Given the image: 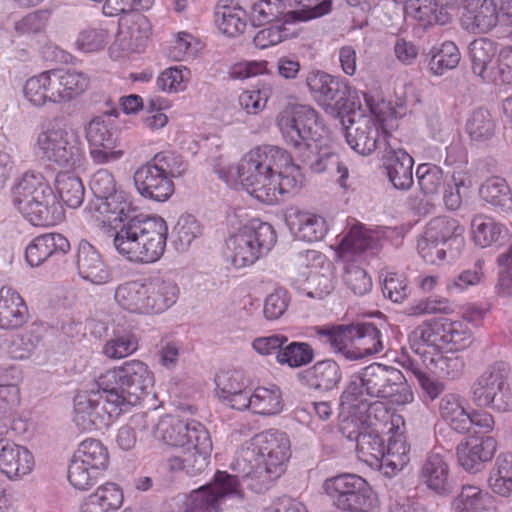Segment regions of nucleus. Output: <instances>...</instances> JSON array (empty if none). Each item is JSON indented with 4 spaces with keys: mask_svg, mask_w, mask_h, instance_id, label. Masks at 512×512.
Returning <instances> with one entry per match:
<instances>
[{
    "mask_svg": "<svg viewBox=\"0 0 512 512\" xmlns=\"http://www.w3.org/2000/svg\"><path fill=\"white\" fill-rule=\"evenodd\" d=\"M303 384L309 388L329 391L340 382L342 374L339 365L333 360L316 362L300 373Z\"/></svg>",
    "mask_w": 512,
    "mask_h": 512,
    "instance_id": "58836bf2",
    "label": "nucleus"
},
{
    "mask_svg": "<svg viewBox=\"0 0 512 512\" xmlns=\"http://www.w3.org/2000/svg\"><path fill=\"white\" fill-rule=\"evenodd\" d=\"M87 74L75 69H52L28 78L24 98L35 107L47 103L64 104L82 95L89 87Z\"/></svg>",
    "mask_w": 512,
    "mask_h": 512,
    "instance_id": "6e6552de",
    "label": "nucleus"
},
{
    "mask_svg": "<svg viewBox=\"0 0 512 512\" xmlns=\"http://www.w3.org/2000/svg\"><path fill=\"white\" fill-rule=\"evenodd\" d=\"M34 467V457L25 447L14 443H0V472L9 479L29 474Z\"/></svg>",
    "mask_w": 512,
    "mask_h": 512,
    "instance_id": "473e14b6",
    "label": "nucleus"
},
{
    "mask_svg": "<svg viewBox=\"0 0 512 512\" xmlns=\"http://www.w3.org/2000/svg\"><path fill=\"white\" fill-rule=\"evenodd\" d=\"M285 221L290 231L298 239L306 242L322 240L328 231L327 223L322 216L296 208L287 210Z\"/></svg>",
    "mask_w": 512,
    "mask_h": 512,
    "instance_id": "cd10ccee",
    "label": "nucleus"
},
{
    "mask_svg": "<svg viewBox=\"0 0 512 512\" xmlns=\"http://www.w3.org/2000/svg\"><path fill=\"white\" fill-rule=\"evenodd\" d=\"M510 9V0H501L499 9L494 0H468L464 4L461 26L471 33H487L497 25L500 18L506 17L509 20Z\"/></svg>",
    "mask_w": 512,
    "mask_h": 512,
    "instance_id": "412c9836",
    "label": "nucleus"
},
{
    "mask_svg": "<svg viewBox=\"0 0 512 512\" xmlns=\"http://www.w3.org/2000/svg\"><path fill=\"white\" fill-rule=\"evenodd\" d=\"M109 453L100 440L87 438L74 452L68 468V480L78 490H87L107 469Z\"/></svg>",
    "mask_w": 512,
    "mask_h": 512,
    "instance_id": "f3484780",
    "label": "nucleus"
},
{
    "mask_svg": "<svg viewBox=\"0 0 512 512\" xmlns=\"http://www.w3.org/2000/svg\"><path fill=\"white\" fill-rule=\"evenodd\" d=\"M89 155L97 165L110 164L123 158L125 152L118 145L114 121L108 115L92 118L84 128Z\"/></svg>",
    "mask_w": 512,
    "mask_h": 512,
    "instance_id": "aec40b11",
    "label": "nucleus"
},
{
    "mask_svg": "<svg viewBox=\"0 0 512 512\" xmlns=\"http://www.w3.org/2000/svg\"><path fill=\"white\" fill-rule=\"evenodd\" d=\"M409 342L413 354L425 355L427 348L432 352L445 347L460 351L472 343V332L462 321L435 318L417 326L410 334Z\"/></svg>",
    "mask_w": 512,
    "mask_h": 512,
    "instance_id": "ddd939ff",
    "label": "nucleus"
},
{
    "mask_svg": "<svg viewBox=\"0 0 512 512\" xmlns=\"http://www.w3.org/2000/svg\"><path fill=\"white\" fill-rule=\"evenodd\" d=\"M133 179L137 192L147 199L163 202L174 192L172 180L149 162L135 171Z\"/></svg>",
    "mask_w": 512,
    "mask_h": 512,
    "instance_id": "393cba45",
    "label": "nucleus"
},
{
    "mask_svg": "<svg viewBox=\"0 0 512 512\" xmlns=\"http://www.w3.org/2000/svg\"><path fill=\"white\" fill-rule=\"evenodd\" d=\"M246 402V410L262 416L276 415L283 409L282 393L276 385L256 387L249 391Z\"/></svg>",
    "mask_w": 512,
    "mask_h": 512,
    "instance_id": "a19ab883",
    "label": "nucleus"
},
{
    "mask_svg": "<svg viewBox=\"0 0 512 512\" xmlns=\"http://www.w3.org/2000/svg\"><path fill=\"white\" fill-rule=\"evenodd\" d=\"M469 58L473 73L484 82L509 87L512 82V48H502L498 54L497 65L489 70V64L496 55L497 47L488 38H478L469 45Z\"/></svg>",
    "mask_w": 512,
    "mask_h": 512,
    "instance_id": "a211bd4d",
    "label": "nucleus"
},
{
    "mask_svg": "<svg viewBox=\"0 0 512 512\" xmlns=\"http://www.w3.org/2000/svg\"><path fill=\"white\" fill-rule=\"evenodd\" d=\"M423 366L415 355L404 362V367L415 377L425 396L430 400H435L444 391V383L431 377Z\"/></svg>",
    "mask_w": 512,
    "mask_h": 512,
    "instance_id": "13d9d810",
    "label": "nucleus"
},
{
    "mask_svg": "<svg viewBox=\"0 0 512 512\" xmlns=\"http://www.w3.org/2000/svg\"><path fill=\"white\" fill-rule=\"evenodd\" d=\"M463 232L464 228L456 219L437 217L428 223L424 234L427 235V239L430 241H438L450 249L455 245L458 249L464 242Z\"/></svg>",
    "mask_w": 512,
    "mask_h": 512,
    "instance_id": "37998d69",
    "label": "nucleus"
},
{
    "mask_svg": "<svg viewBox=\"0 0 512 512\" xmlns=\"http://www.w3.org/2000/svg\"><path fill=\"white\" fill-rule=\"evenodd\" d=\"M136 210L132 196L121 189L92 199L85 208L88 216L99 224L123 223L113 238L119 255L134 263H154L166 248L167 223L160 216L136 214Z\"/></svg>",
    "mask_w": 512,
    "mask_h": 512,
    "instance_id": "f257e3e1",
    "label": "nucleus"
},
{
    "mask_svg": "<svg viewBox=\"0 0 512 512\" xmlns=\"http://www.w3.org/2000/svg\"><path fill=\"white\" fill-rule=\"evenodd\" d=\"M154 377L147 364L133 359L108 369L96 377L100 390L115 393L126 410L138 403L143 394L153 387Z\"/></svg>",
    "mask_w": 512,
    "mask_h": 512,
    "instance_id": "9b49d317",
    "label": "nucleus"
},
{
    "mask_svg": "<svg viewBox=\"0 0 512 512\" xmlns=\"http://www.w3.org/2000/svg\"><path fill=\"white\" fill-rule=\"evenodd\" d=\"M138 349V339L132 332L114 333L113 337L106 341L102 352L109 359L119 360L132 355Z\"/></svg>",
    "mask_w": 512,
    "mask_h": 512,
    "instance_id": "052dcab7",
    "label": "nucleus"
},
{
    "mask_svg": "<svg viewBox=\"0 0 512 512\" xmlns=\"http://www.w3.org/2000/svg\"><path fill=\"white\" fill-rule=\"evenodd\" d=\"M323 489L340 510L377 512L378 499L368 482L359 475L344 473L328 478Z\"/></svg>",
    "mask_w": 512,
    "mask_h": 512,
    "instance_id": "2eb2a0df",
    "label": "nucleus"
},
{
    "mask_svg": "<svg viewBox=\"0 0 512 512\" xmlns=\"http://www.w3.org/2000/svg\"><path fill=\"white\" fill-rule=\"evenodd\" d=\"M349 97L352 99L354 107L362 110L364 105L370 114H361L357 119L354 115L350 119V125L345 127V138L348 145L355 152L364 156L370 155L382 147L386 152L390 145L386 141L387 133L380 123L373 96L364 91L353 90L349 92Z\"/></svg>",
    "mask_w": 512,
    "mask_h": 512,
    "instance_id": "9d476101",
    "label": "nucleus"
},
{
    "mask_svg": "<svg viewBox=\"0 0 512 512\" xmlns=\"http://www.w3.org/2000/svg\"><path fill=\"white\" fill-rule=\"evenodd\" d=\"M311 170L315 173L328 172L337 175V183L341 188H348L349 169L340 159L339 155L328 148H321L314 160L309 162Z\"/></svg>",
    "mask_w": 512,
    "mask_h": 512,
    "instance_id": "de8ad7c7",
    "label": "nucleus"
},
{
    "mask_svg": "<svg viewBox=\"0 0 512 512\" xmlns=\"http://www.w3.org/2000/svg\"><path fill=\"white\" fill-rule=\"evenodd\" d=\"M145 282L129 281L119 284L114 292L117 305L134 314H147Z\"/></svg>",
    "mask_w": 512,
    "mask_h": 512,
    "instance_id": "c03bdc74",
    "label": "nucleus"
},
{
    "mask_svg": "<svg viewBox=\"0 0 512 512\" xmlns=\"http://www.w3.org/2000/svg\"><path fill=\"white\" fill-rule=\"evenodd\" d=\"M510 187L501 177H492L480 187L479 194L483 200L491 205L505 207L512 201Z\"/></svg>",
    "mask_w": 512,
    "mask_h": 512,
    "instance_id": "0e129e2a",
    "label": "nucleus"
},
{
    "mask_svg": "<svg viewBox=\"0 0 512 512\" xmlns=\"http://www.w3.org/2000/svg\"><path fill=\"white\" fill-rule=\"evenodd\" d=\"M416 176L421 191L425 195H437L446 185L442 169L432 164H421L417 167Z\"/></svg>",
    "mask_w": 512,
    "mask_h": 512,
    "instance_id": "69168bd1",
    "label": "nucleus"
},
{
    "mask_svg": "<svg viewBox=\"0 0 512 512\" xmlns=\"http://www.w3.org/2000/svg\"><path fill=\"white\" fill-rule=\"evenodd\" d=\"M275 243L273 227L252 219L226 240L224 257L236 269L249 267L266 255Z\"/></svg>",
    "mask_w": 512,
    "mask_h": 512,
    "instance_id": "f8f14e48",
    "label": "nucleus"
},
{
    "mask_svg": "<svg viewBox=\"0 0 512 512\" xmlns=\"http://www.w3.org/2000/svg\"><path fill=\"white\" fill-rule=\"evenodd\" d=\"M76 268L79 276L93 285H104L112 280L111 269L99 251L86 240L78 244Z\"/></svg>",
    "mask_w": 512,
    "mask_h": 512,
    "instance_id": "5701e85b",
    "label": "nucleus"
},
{
    "mask_svg": "<svg viewBox=\"0 0 512 512\" xmlns=\"http://www.w3.org/2000/svg\"><path fill=\"white\" fill-rule=\"evenodd\" d=\"M164 443L178 447L181 454L167 460L170 471H183L190 476L203 472L209 464L212 441L207 429L198 421H184L164 416L157 423H149V430Z\"/></svg>",
    "mask_w": 512,
    "mask_h": 512,
    "instance_id": "20e7f679",
    "label": "nucleus"
},
{
    "mask_svg": "<svg viewBox=\"0 0 512 512\" xmlns=\"http://www.w3.org/2000/svg\"><path fill=\"white\" fill-rule=\"evenodd\" d=\"M70 249L69 241L61 234L47 233L34 238L26 247L25 259L31 267H37L49 257L65 254Z\"/></svg>",
    "mask_w": 512,
    "mask_h": 512,
    "instance_id": "f704fd0d",
    "label": "nucleus"
},
{
    "mask_svg": "<svg viewBox=\"0 0 512 512\" xmlns=\"http://www.w3.org/2000/svg\"><path fill=\"white\" fill-rule=\"evenodd\" d=\"M388 443L382 459V474L388 478L395 476L409 463L410 447L404 436V420L401 415L391 414L388 419Z\"/></svg>",
    "mask_w": 512,
    "mask_h": 512,
    "instance_id": "4be33fe9",
    "label": "nucleus"
},
{
    "mask_svg": "<svg viewBox=\"0 0 512 512\" xmlns=\"http://www.w3.org/2000/svg\"><path fill=\"white\" fill-rule=\"evenodd\" d=\"M420 481L431 491L446 496L451 492L450 467L445 457L439 453H429L423 460Z\"/></svg>",
    "mask_w": 512,
    "mask_h": 512,
    "instance_id": "c85d7f7f",
    "label": "nucleus"
},
{
    "mask_svg": "<svg viewBox=\"0 0 512 512\" xmlns=\"http://www.w3.org/2000/svg\"><path fill=\"white\" fill-rule=\"evenodd\" d=\"M490 489L497 495L509 497L512 493V454L501 453L488 478Z\"/></svg>",
    "mask_w": 512,
    "mask_h": 512,
    "instance_id": "09e8293b",
    "label": "nucleus"
},
{
    "mask_svg": "<svg viewBox=\"0 0 512 512\" xmlns=\"http://www.w3.org/2000/svg\"><path fill=\"white\" fill-rule=\"evenodd\" d=\"M495 121L487 109H474L468 116L465 131L475 142H486L495 134Z\"/></svg>",
    "mask_w": 512,
    "mask_h": 512,
    "instance_id": "864d4df0",
    "label": "nucleus"
},
{
    "mask_svg": "<svg viewBox=\"0 0 512 512\" xmlns=\"http://www.w3.org/2000/svg\"><path fill=\"white\" fill-rule=\"evenodd\" d=\"M217 172L227 185H240L255 199L269 205L279 203L285 195L298 193L304 181L301 168L291 155L273 145L257 147L237 164L223 166Z\"/></svg>",
    "mask_w": 512,
    "mask_h": 512,
    "instance_id": "f03ea898",
    "label": "nucleus"
},
{
    "mask_svg": "<svg viewBox=\"0 0 512 512\" xmlns=\"http://www.w3.org/2000/svg\"><path fill=\"white\" fill-rule=\"evenodd\" d=\"M34 150L41 159L66 170H80L87 163L85 148L77 132L57 119L40 125Z\"/></svg>",
    "mask_w": 512,
    "mask_h": 512,
    "instance_id": "0eeeda50",
    "label": "nucleus"
},
{
    "mask_svg": "<svg viewBox=\"0 0 512 512\" xmlns=\"http://www.w3.org/2000/svg\"><path fill=\"white\" fill-rule=\"evenodd\" d=\"M510 372V365L506 362H496L489 366L470 387L469 395L473 404L498 412L509 411L512 404L508 382Z\"/></svg>",
    "mask_w": 512,
    "mask_h": 512,
    "instance_id": "dca6fc26",
    "label": "nucleus"
},
{
    "mask_svg": "<svg viewBox=\"0 0 512 512\" xmlns=\"http://www.w3.org/2000/svg\"><path fill=\"white\" fill-rule=\"evenodd\" d=\"M440 351L441 350H436L432 352L427 348L425 355H414L419 358L427 369L434 371L441 378L452 381L460 379L465 371L464 358L454 351L446 353H441Z\"/></svg>",
    "mask_w": 512,
    "mask_h": 512,
    "instance_id": "72a5a7b5",
    "label": "nucleus"
},
{
    "mask_svg": "<svg viewBox=\"0 0 512 512\" xmlns=\"http://www.w3.org/2000/svg\"><path fill=\"white\" fill-rule=\"evenodd\" d=\"M123 492L115 483H105L88 495L81 504V512H113L123 504Z\"/></svg>",
    "mask_w": 512,
    "mask_h": 512,
    "instance_id": "ea45409f",
    "label": "nucleus"
},
{
    "mask_svg": "<svg viewBox=\"0 0 512 512\" xmlns=\"http://www.w3.org/2000/svg\"><path fill=\"white\" fill-rule=\"evenodd\" d=\"M388 398L397 405H406L414 400V394L400 370L373 363L351 376L341 394L340 405L348 411L366 414L370 425H376L391 415L385 404L377 400Z\"/></svg>",
    "mask_w": 512,
    "mask_h": 512,
    "instance_id": "7ed1b4c3",
    "label": "nucleus"
},
{
    "mask_svg": "<svg viewBox=\"0 0 512 512\" xmlns=\"http://www.w3.org/2000/svg\"><path fill=\"white\" fill-rule=\"evenodd\" d=\"M367 421H369L367 419ZM383 421H377L376 425H370L369 428H365L359 432H349L347 438L356 442V453L358 459L365 463L372 469L379 470L382 473V459L384 456V441L380 437L379 431L377 430L378 423Z\"/></svg>",
    "mask_w": 512,
    "mask_h": 512,
    "instance_id": "bb28decb",
    "label": "nucleus"
},
{
    "mask_svg": "<svg viewBox=\"0 0 512 512\" xmlns=\"http://www.w3.org/2000/svg\"><path fill=\"white\" fill-rule=\"evenodd\" d=\"M242 497L238 476L218 471L214 481L192 491L183 503V512H220L226 498Z\"/></svg>",
    "mask_w": 512,
    "mask_h": 512,
    "instance_id": "6ab92c4d",
    "label": "nucleus"
},
{
    "mask_svg": "<svg viewBox=\"0 0 512 512\" xmlns=\"http://www.w3.org/2000/svg\"><path fill=\"white\" fill-rule=\"evenodd\" d=\"M306 84L313 99L325 108H332L346 95L345 83L321 70L310 71L306 76Z\"/></svg>",
    "mask_w": 512,
    "mask_h": 512,
    "instance_id": "a878e982",
    "label": "nucleus"
},
{
    "mask_svg": "<svg viewBox=\"0 0 512 512\" xmlns=\"http://www.w3.org/2000/svg\"><path fill=\"white\" fill-rule=\"evenodd\" d=\"M497 443L491 436H470L457 446V460L467 472L476 473L496 452Z\"/></svg>",
    "mask_w": 512,
    "mask_h": 512,
    "instance_id": "b1692460",
    "label": "nucleus"
},
{
    "mask_svg": "<svg viewBox=\"0 0 512 512\" xmlns=\"http://www.w3.org/2000/svg\"><path fill=\"white\" fill-rule=\"evenodd\" d=\"M429 68L436 76H441L447 71L455 69L461 59L457 45L452 41H445L433 46L429 52Z\"/></svg>",
    "mask_w": 512,
    "mask_h": 512,
    "instance_id": "8fccbe9b",
    "label": "nucleus"
},
{
    "mask_svg": "<svg viewBox=\"0 0 512 512\" xmlns=\"http://www.w3.org/2000/svg\"><path fill=\"white\" fill-rule=\"evenodd\" d=\"M216 394L219 400L238 411H246L249 391L240 373L222 372L216 376Z\"/></svg>",
    "mask_w": 512,
    "mask_h": 512,
    "instance_id": "7c9ffc66",
    "label": "nucleus"
},
{
    "mask_svg": "<svg viewBox=\"0 0 512 512\" xmlns=\"http://www.w3.org/2000/svg\"><path fill=\"white\" fill-rule=\"evenodd\" d=\"M386 170L396 189L407 190L413 184V158L403 149L388 148L385 154Z\"/></svg>",
    "mask_w": 512,
    "mask_h": 512,
    "instance_id": "4c0bfd02",
    "label": "nucleus"
},
{
    "mask_svg": "<svg viewBox=\"0 0 512 512\" xmlns=\"http://www.w3.org/2000/svg\"><path fill=\"white\" fill-rule=\"evenodd\" d=\"M215 24L221 33L229 37L238 36L246 28V12L239 6L218 5Z\"/></svg>",
    "mask_w": 512,
    "mask_h": 512,
    "instance_id": "3c124183",
    "label": "nucleus"
},
{
    "mask_svg": "<svg viewBox=\"0 0 512 512\" xmlns=\"http://www.w3.org/2000/svg\"><path fill=\"white\" fill-rule=\"evenodd\" d=\"M314 353L311 346L304 342H291L284 345L276 355L280 364H286L291 368H297L310 363Z\"/></svg>",
    "mask_w": 512,
    "mask_h": 512,
    "instance_id": "e2e57ef3",
    "label": "nucleus"
},
{
    "mask_svg": "<svg viewBox=\"0 0 512 512\" xmlns=\"http://www.w3.org/2000/svg\"><path fill=\"white\" fill-rule=\"evenodd\" d=\"M290 6H299L301 9L291 11L286 18L297 21H307L328 14L331 10L330 0H286Z\"/></svg>",
    "mask_w": 512,
    "mask_h": 512,
    "instance_id": "338daca9",
    "label": "nucleus"
},
{
    "mask_svg": "<svg viewBox=\"0 0 512 512\" xmlns=\"http://www.w3.org/2000/svg\"><path fill=\"white\" fill-rule=\"evenodd\" d=\"M491 506L490 494L474 485H464L452 502L454 512H490Z\"/></svg>",
    "mask_w": 512,
    "mask_h": 512,
    "instance_id": "49530a36",
    "label": "nucleus"
},
{
    "mask_svg": "<svg viewBox=\"0 0 512 512\" xmlns=\"http://www.w3.org/2000/svg\"><path fill=\"white\" fill-rule=\"evenodd\" d=\"M351 325L332 329H319L317 335L320 341L329 344L336 352L342 353L348 359V353L353 351V333Z\"/></svg>",
    "mask_w": 512,
    "mask_h": 512,
    "instance_id": "680f3d73",
    "label": "nucleus"
},
{
    "mask_svg": "<svg viewBox=\"0 0 512 512\" xmlns=\"http://www.w3.org/2000/svg\"><path fill=\"white\" fill-rule=\"evenodd\" d=\"M153 422V415L147 412L137 413L130 417L127 424L121 426L116 435L118 447L129 451L137 442L136 431H148L149 423Z\"/></svg>",
    "mask_w": 512,
    "mask_h": 512,
    "instance_id": "6e6d98bb",
    "label": "nucleus"
},
{
    "mask_svg": "<svg viewBox=\"0 0 512 512\" xmlns=\"http://www.w3.org/2000/svg\"><path fill=\"white\" fill-rule=\"evenodd\" d=\"M289 19L285 17L284 22H276L259 30L253 38L254 45L266 49L296 36L297 30L290 26Z\"/></svg>",
    "mask_w": 512,
    "mask_h": 512,
    "instance_id": "4d7b16f0",
    "label": "nucleus"
},
{
    "mask_svg": "<svg viewBox=\"0 0 512 512\" xmlns=\"http://www.w3.org/2000/svg\"><path fill=\"white\" fill-rule=\"evenodd\" d=\"M353 351L347 352L349 360H357L383 351V335L373 323L351 324Z\"/></svg>",
    "mask_w": 512,
    "mask_h": 512,
    "instance_id": "c9c22d12",
    "label": "nucleus"
},
{
    "mask_svg": "<svg viewBox=\"0 0 512 512\" xmlns=\"http://www.w3.org/2000/svg\"><path fill=\"white\" fill-rule=\"evenodd\" d=\"M290 456L288 435L269 429L246 441L238 450L231 467L238 478L257 479L265 484L281 476Z\"/></svg>",
    "mask_w": 512,
    "mask_h": 512,
    "instance_id": "39448f33",
    "label": "nucleus"
},
{
    "mask_svg": "<svg viewBox=\"0 0 512 512\" xmlns=\"http://www.w3.org/2000/svg\"><path fill=\"white\" fill-rule=\"evenodd\" d=\"M56 190L63 203L76 209L84 201L85 189L81 179L74 174L59 173L55 180Z\"/></svg>",
    "mask_w": 512,
    "mask_h": 512,
    "instance_id": "5fc2aeb1",
    "label": "nucleus"
},
{
    "mask_svg": "<svg viewBox=\"0 0 512 512\" xmlns=\"http://www.w3.org/2000/svg\"><path fill=\"white\" fill-rule=\"evenodd\" d=\"M435 3L431 0H408L405 4V13L419 21L431 24L436 22L444 25L451 19L450 14L447 11L440 10L437 12L434 9Z\"/></svg>",
    "mask_w": 512,
    "mask_h": 512,
    "instance_id": "bf43d9fd",
    "label": "nucleus"
},
{
    "mask_svg": "<svg viewBox=\"0 0 512 512\" xmlns=\"http://www.w3.org/2000/svg\"><path fill=\"white\" fill-rule=\"evenodd\" d=\"M147 314L163 313L172 307L178 300L180 290L171 279L161 277L150 278L145 281Z\"/></svg>",
    "mask_w": 512,
    "mask_h": 512,
    "instance_id": "2f4dec72",
    "label": "nucleus"
},
{
    "mask_svg": "<svg viewBox=\"0 0 512 512\" xmlns=\"http://www.w3.org/2000/svg\"><path fill=\"white\" fill-rule=\"evenodd\" d=\"M121 401L113 392L80 391L73 399L72 421L81 432L101 430L124 411Z\"/></svg>",
    "mask_w": 512,
    "mask_h": 512,
    "instance_id": "4468645a",
    "label": "nucleus"
},
{
    "mask_svg": "<svg viewBox=\"0 0 512 512\" xmlns=\"http://www.w3.org/2000/svg\"><path fill=\"white\" fill-rule=\"evenodd\" d=\"M276 125L284 141L294 147L303 162H308L326 134L317 111L308 105L285 107L276 118Z\"/></svg>",
    "mask_w": 512,
    "mask_h": 512,
    "instance_id": "1a4fd4ad",
    "label": "nucleus"
},
{
    "mask_svg": "<svg viewBox=\"0 0 512 512\" xmlns=\"http://www.w3.org/2000/svg\"><path fill=\"white\" fill-rule=\"evenodd\" d=\"M44 327L32 323L20 333L14 334L3 341V347L13 360H28L35 353L43 340Z\"/></svg>",
    "mask_w": 512,
    "mask_h": 512,
    "instance_id": "e433bc0d",
    "label": "nucleus"
},
{
    "mask_svg": "<svg viewBox=\"0 0 512 512\" xmlns=\"http://www.w3.org/2000/svg\"><path fill=\"white\" fill-rule=\"evenodd\" d=\"M12 201L18 211L35 226H53L63 219V210L44 175L23 173L12 188Z\"/></svg>",
    "mask_w": 512,
    "mask_h": 512,
    "instance_id": "423d86ee",
    "label": "nucleus"
},
{
    "mask_svg": "<svg viewBox=\"0 0 512 512\" xmlns=\"http://www.w3.org/2000/svg\"><path fill=\"white\" fill-rule=\"evenodd\" d=\"M506 232L503 225L484 215H476L471 220L472 240L482 248L492 245Z\"/></svg>",
    "mask_w": 512,
    "mask_h": 512,
    "instance_id": "603ef678",
    "label": "nucleus"
},
{
    "mask_svg": "<svg viewBox=\"0 0 512 512\" xmlns=\"http://www.w3.org/2000/svg\"><path fill=\"white\" fill-rule=\"evenodd\" d=\"M109 33L101 27L82 29L75 40L76 48L83 53H95L105 48L109 42Z\"/></svg>",
    "mask_w": 512,
    "mask_h": 512,
    "instance_id": "774afa93",
    "label": "nucleus"
},
{
    "mask_svg": "<svg viewBox=\"0 0 512 512\" xmlns=\"http://www.w3.org/2000/svg\"><path fill=\"white\" fill-rule=\"evenodd\" d=\"M464 399L456 393L444 395L439 404L441 417L451 426L452 429L460 433L469 430V415L463 406Z\"/></svg>",
    "mask_w": 512,
    "mask_h": 512,
    "instance_id": "a18cd8bd",
    "label": "nucleus"
},
{
    "mask_svg": "<svg viewBox=\"0 0 512 512\" xmlns=\"http://www.w3.org/2000/svg\"><path fill=\"white\" fill-rule=\"evenodd\" d=\"M29 320V310L22 296L10 286L0 288V329L15 330Z\"/></svg>",
    "mask_w": 512,
    "mask_h": 512,
    "instance_id": "c756f323",
    "label": "nucleus"
},
{
    "mask_svg": "<svg viewBox=\"0 0 512 512\" xmlns=\"http://www.w3.org/2000/svg\"><path fill=\"white\" fill-rule=\"evenodd\" d=\"M374 242V236L361 223L354 222L348 231L337 243V253L340 258L348 262L352 256L359 255L370 248Z\"/></svg>",
    "mask_w": 512,
    "mask_h": 512,
    "instance_id": "79ce46f5",
    "label": "nucleus"
}]
</instances>
